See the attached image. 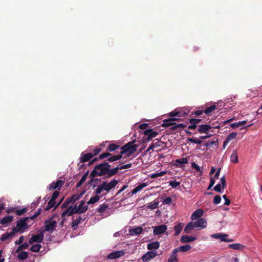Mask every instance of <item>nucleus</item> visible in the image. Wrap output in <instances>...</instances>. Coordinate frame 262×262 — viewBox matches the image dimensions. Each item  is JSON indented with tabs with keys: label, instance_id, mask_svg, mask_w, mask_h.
I'll list each match as a JSON object with an SVG mask.
<instances>
[{
	"label": "nucleus",
	"instance_id": "f257e3e1",
	"mask_svg": "<svg viewBox=\"0 0 262 262\" xmlns=\"http://www.w3.org/2000/svg\"><path fill=\"white\" fill-rule=\"evenodd\" d=\"M138 145L135 144V141L129 142L120 148L121 151L119 154L117 155H112L110 152H105L99 155L101 159H104L107 158V161L110 162H113L120 160L123 155L126 157L131 156L137 151V148Z\"/></svg>",
	"mask_w": 262,
	"mask_h": 262
},
{
	"label": "nucleus",
	"instance_id": "f03ea898",
	"mask_svg": "<svg viewBox=\"0 0 262 262\" xmlns=\"http://www.w3.org/2000/svg\"><path fill=\"white\" fill-rule=\"evenodd\" d=\"M110 163L107 159L102 163L96 165L91 171L92 177H103L105 178H110L116 175L118 172L117 168H111Z\"/></svg>",
	"mask_w": 262,
	"mask_h": 262
},
{
	"label": "nucleus",
	"instance_id": "7ed1b4c3",
	"mask_svg": "<svg viewBox=\"0 0 262 262\" xmlns=\"http://www.w3.org/2000/svg\"><path fill=\"white\" fill-rule=\"evenodd\" d=\"M85 202L82 200L80 202V204L77 207V205L74 206H70L67 208L62 213V217L66 216V215L71 216L75 213H83L86 212L88 207L87 206H84Z\"/></svg>",
	"mask_w": 262,
	"mask_h": 262
},
{
	"label": "nucleus",
	"instance_id": "20e7f679",
	"mask_svg": "<svg viewBox=\"0 0 262 262\" xmlns=\"http://www.w3.org/2000/svg\"><path fill=\"white\" fill-rule=\"evenodd\" d=\"M118 181L116 179H112L109 182L103 181L95 189L94 193L97 194H101L103 191L109 192L112 189L114 188L118 184Z\"/></svg>",
	"mask_w": 262,
	"mask_h": 262
},
{
	"label": "nucleus",
	"instance_id": "39448f33",
	"mask_svg": "<svg viewBox=\"0 0 262 262\" xmlns=\"http://www.w3.org/2000/svg\"><path fill=\"white\" fill-rule=\"evenodd\" d=\"M179 114V112L177 111V110H175L174 111L171 112L169 114V116L171 118L165 120L163 121V123L162 124V126L165 128L170 127V128L172 130H174L177 128L180 127V124H177L174 122L177 119L174 118L173 117L177 116Z\"/></svg>",
	"mask_w": 262,
	"mask_h": 262
},
{
	"label": "nucleus",
	"instance_id": "423d86ee",
	"mask_svg": "<svg viewBox=\"0 0 262 262\" xmlns=\"http://www.w3.org/2000/svg\"><path fill=\"white\" fill-rule=\"evenodd\" d=\"M143 139L146 142L150 141L154 138L156 137L158 132L154 131L152 129H147L144 132Z\"/></svg>",
	"mask_w": 262,
	"mask_h": 262
},
{
	"label": "nucleus",
	"instance_id": "0eeeda50",
	"mask_svg": "<svg viewBox=\"0 0 262 262\" xmlns=\"http://www.w3.org/2000/svg\"><path fill=\"white\" fill-rule=\"evenodd\" d=\"M28 221V218L24 217V219H21L17 222L16 228L21 233L24 232V230L28 228V225H27Z\"/></svg>",
	"mask_w": 262,
	"mask_h": 262
},
{
	"label": "nucleus",
	"instance_id": "6e6552de",
	"mask_svg": "<svg viewBox=\"0 0 262 262\" xmlns=\"http://www.w3.org/2000/svg\"><path fill=\"white\" fill-rule=\"evenodd\" d=\"M57 226V222L52 219L48 220L45 222V230L52 233Z\"/></svg>",
	"mask_w": 262,
	"mask_h": 262
},
{
	"label": "nucleus",
	"instance_id": "1a4fd4ad",
	"mask_svg": "<svg viewBox=\"0 0 262 262\" xmlns=\"http://www.w3.org/2000/svg\"><path fill=\"white\" fill-rule=\"evenodd\" d=\"M44 238L43 232H40V233L32 235L29 239V243L30 244H33L34 243H41Z\"/></svg>",
	"mask_w": 262,
	"mask_h": 262
},
{
	"label": "nucleus",
	"instance_id": "9d476101",
	"mask_svg": "<svg viewBox=\"0 0 262 262\" xmlns=\"http://www.w3.org/2000/svg\"><path fill=\"white\" fill-rule=\"evenodd\" d=\"M228 235L226 234L222 233H218L211 235V237L215 239H219L221 242H233L232 239H228Z\"/></svg>",
	"mask_w": 262,
	"mask_h": 262
},
{
	"label": "nucleus",
	"instance_id": "9b49d317",
	"mask_svg": "<svg viewBox=\"0 0 262 262\" xmlns=\"http://www.w3.org/2000/svg\"><path fill=\"white\" fill-rule=\"evenodd\" d=\"M193 223L194 227L198 228L199 230L205 228L207 225V222L204 218H200L194 222Z\"/></svg>",
	"mask_w": 262,
	"mask_h": 262
},
{
	"label": "nucleus",
	"instance_id": "f8f14e48",
	"mask_svg": "<svg viewBox=\"0 0 262 262\" xmlns=\"http://www.w3.org/2000/svg\"><path fill=\"white\" fill-rule=\"evenodd\" d=\"M125 251L124 250L116 251L111 252L107 256V258L110 259H115L118 258L125 255Z\"/></svg>",
	"mask_w": 262,
	"mask_h": 262
},
{
	"label": "nucleus",
	"instance_id": "ddd939ff",
	"mask_svg": "<svg viewBox=\"0 0 262 262\" xmlns=\"http://www.w3.org/2000/svg\"><path fill=\"white\" fill-rule=\"evenodd\" d=\"M79 199V196L77 195H73L72 196L66 199L64 203L61 205V208H68L69 205L72 202H75Z\"/></svg>",
	"mask_w": 262,
	"mask_h": 262
},
{
	"label": "nucleus",
	"instance_id": "4468645a",
	"mask_svg": "<svg viewBox=\"0 0 262 262\" xmlns=\"http://www.w3.org/2000/svg\"><path fill=\"white\" fill-rule=\"evenodd\" d=\"M152 228H154L153 234L154 235L161 234L164 233L167 229V226L165 225H161L155 227L153 226Z\"/></svg>",
	"mask_w": 262,
	"mask_h": 262
},
{
	"label": "nucleus",
	"instance_id": "2eb2a0df",
	"mask_svg": "<svg viewBox=\"0 0 262 262\" xmlns=\"http://www.w3.org/2000/svg\"><path fill=\"white\" fill-rule=\"evenodd\" d=\"M157 255V252L155 251H150L147 252L142 257V259L143 261H148L151 259H153Z\"/></svg>",
	"mask_w": 262,
	"mask_h": 262
},
{
	"label": "nucleus",
	"instance_id": "dca6fc26",
	"mask_svg": "<svg viewBox=\"0 0 262 262\" xmlns=\"http://www.w3.org/2000/svg\"><path fill=\"white\" fill-rule=\"evenodd\" d=\"M64 182L62 180H58L56 182H52L48 187L49 190L57 189L60 190L61 187L64 184Z\"/></svg>",
	"mask_w": 262,
	"mask_h": 262
},
{
	"label": "nucleus",
	"instance_id": "f3484780",
	"mask_svg": "<svg viewBox=\"0 0 262 262\" xmlns=\"http://www.w3.org/2000/svg\"><path fill=\"white\" fill-rule=\"evenodd\" d=\"M221 184H218L214 187V190L219 192L222 191V189H224L226 186V181L225 176H223L220 179Z\"/></svg>",
	"mask_w": 262,
	"mask_h": 262
},
{
	"label": "nucleus",
	"instance_id": "a211bd4d",
	"mask_svg": "<svg viewBox=\"0 0 262 262\" xmlns=\"http://www.w3.org/2000/svg\"><path fill=\"white\" fill-rule=\"evenodd\" d=\"M213 127L208 124H203L198 126V132L200 133H204L208 134L210 129H212Z\"/></svg>",
	"mask_w": 262,
	"mask_h": 262
},
{
	"label": "nucleus",
	"instance_id": "6ab92c4d",
	"mask_svg": "<svg viewBox=\"0 0 262 262\" xmlns=\"http://www.w3.org/2000/svg\"><path fill=\"white\" fill-rule=\"evenodd\" d=\"M93 157V155H92L91 152L85 153L84 152H82L81 154V156L80 157V162L81 163H85L86 162H88Z\"/></svg>",
	"mask_w": 262,
	"mask_h": 262
},
{
	"label": "nucleus",
	"instance_id": "aec40b11",
	"mask_svg": "<svg viewBox=\"0 0 262 262\" xmlns=\"http://www.w3.org/2000/svg\"><path fill=\"white\" fill-rule=\"evenodd\" d=\"M164 143L159 140H155L154 142L151 143L147 148L146 151H149L151 150H154L155 147H163Z\"/></svg>",
	"mask_w": 262,
	"mask_h": 262
},
{
	"label": "nucleus",
	"instance_id": "412c9836",
	"mask_svg": "<svg viewBox=\"0 0 262 262\" xmlns=\"http://www.w3.org/2000/svg\"><path fill=\"white\" fill-rule=\"evenodd\" d=\"M179 251H180V247L174 249L170 257L168 259V262H178L177 253Z\"/></svg>",
	"mask_w": 262,
	"mask_h": 262
},
{
	"label": "nucleus",
	"instance_id": "4be33fe9",
	"mask_svg": "<svg viewBox=\"0 0 262 262\" xmlns=\"http://www.w3.org/2000/svg\"><path fill=\"white\" fill-rule=\"evenodd\" d=\"M204 211L201 209L196 210L191 215V219L192 220H196L201 218L203 215Z\"/></svg>",
	"mask_w": 262,
	"mask_h": 262
},
{
	"label": "nucleus",
	"instance_id": "5701e85b",
	"mask_svg": "<svg viewBox=\"0 0 262 262\" xmlns=\"http://www.w3.org/2000/svg\"><path fill=\"white\" fill-rule=\"evenodd\" d=\"M72 222L71 223V227L73 228H75L78 226V225L79 224L81 220V217L80 215H76L73 216L72 217Z\"/></svg>",
	"mask_w": 262,
	"mask_h": 262
},
{
	"label": "nucleus",
	"instance_id": "b1692460",
	"mask_svg": "<svg viewBox=\"0 0 262 262\" xmlns=\"http://www.w3.org/2000/svg\"><path fill=\"white\" fill-rule=\"evenodd\" d=\"M143 231V228L141 227H137L130 229L129 230L130 235H138L141 234Z\"/></svg>",
	"mask_w": 262,
	"mask_h": 262
},
{
	"label": "nucleus",
	"instance_id": "393cba45",
	"mask_svg": "<svg viewBox=\"0 0 262 262\" xmlns=\"http://www.w3.org/2000/svg\"><path fill=\"white\" fill-rule=\"evenodd\" d=\"M229 247L234 249L238 250L240 251H243L245 248V246L242 245L239 243L232 244L229 245Z\"/></svg>",
	"mask_w": 262,
	"mask_h": 262
},
{
	"label": "nucleus",
	"instance_id": "a878e982",
	"mask_svg": "<svg viewBox=\"0 0 262 262\" xmlns=\"http://www.w3.org/2000/svg\"><path fill=\"white\" fill-rule=\"evenodd\" d=\"M196 239V237L189 235H183L181 236V243L191 242L195 241Z\"/></svg>",
	"mask_w": 262,
	"mask_h": 262
},
{
	"label": "nucleus",
	"instance_id": "bb28decb",
	"mask_svg": "<svg viewBox=\"0 0 262 262\" xmlns=\"http://www.w3.org/2000/svg\"><path fill=\"white\" fill-rule=\"evenodd\" d=\"M160 247V243L158 242L150 243L147 244V248L148 250H157Z\"/></svg>",
	"mask_w": 262,
	"mask_h": 262
},
{
	"label": "nucleus",
	"instance_id": "cd10ccee",
	"mask_svg": "<svg viewBox=\"0 0 262 262\" xmlns=\"http://www.w3.org/2000/svg\"><path fill=\"white\" fill-rule=\"evenodd\" d=\"M120 148V146L117 144L115 143H111L106 148V151L107 152H113L115 151L116 150L119 149Z\"/></svg>",
	"mask_w": 262,
	"mask_h": 262
},
{
	"label": "nucleus",
	"instance_id": "c85d7f7f",
	"mask_svg": "<svg viewBox=\"0 0 262 262\" xmlns=\"http://www.w3.org/2000/svg\"><path fill=\"white\" fill-rule=\"evenodd\" d=\"M13 219V216L11 215H8L2 219L0 221V223L2 225L7 224L12 222Z\"/></svg>",
	"mask_w": 262,
	"mask_h": 262
},
{
	"label": "nucleus",
	"instance_id": "c756f323",
	"mask_svg": "<svg viewBox=\"0 0 262 262\" xmlns=\"http://www.w3.org/2000/svg\"><path fill=\"white\" fill-rule=\"evenodd\" d=\"M147 186L145 183H140L139 185L136 187L131 192L132 194L137 193L138 191L141 190L143 188Z\"/></svg>",
	"mask_w": 262,
	"mask_h": 262
},
{
	"label": "nucleus",
	"instance_id": "7c9ffc66",
	"mask_svg": "<svg viewBox=\"0 0 262 262\" xmlns=\"http://www.w3.org/2000/svg\"><path fill=\"white\" fill-rule=\"evenodd\" d=\"M201 121L199 119H191L190 120V125L188 126L189 129H194L196 127L197 124Z\"/></svg>",
	"mask_w": 262,
	"mask_h": 262
},
{
	"label": "nucleus",
	"instance_id": "2f4dec72",
	"mask_svg": "<svg viewBox=\"0 0 262 262\" xmlns=\"http://www.w3.org/2000/svg\"><path fill=\"white\" fill-rule=\"evenodd\" d=\"M194 223L192 222L189 223L184 228V232L186 233H189L190 231L194 228Z\"/></svg>",
	"mask_w": 262,
	"mask_h": 262
},
{
	"label": "nucleus",
	"instance_id": "473e14b6",
	"mask_svg": "<svg viewBox=\"0 0 262 262\" xmlns=\"http://www.w3.org/2000/svg\"><path fill=\"white\" fill-rule=\"evenodd\" d=\"M100 196L98 195V194H96V195L94 196H92L90 198V200L87 202L88 204H94L97 202L100 199Z\"/></svg>",
	"mask_w": 262,
	"mask_h": 262
},
{
	"label": "nucleus",
	"instance_id": "72a5a7b5",
	"mask_svg": "<svg viewBox=\"0 0 262 262\" xmlns=\"http://www.w3.org/2000/svg\"><path fill=\"white\" fill-rule=\"evenodd\" d=\"M28 253L25 251L19 252L17 256V258L20 260H25L28 258Z\"/></svg>",
	"mask_w": 262,
	"mask_h": 262
},
{
	"label": "nucleus",
	"instance_id": "f704fd0d",
	"mask_svg": "<svg viewBox=\"0 0 262 262\" xmlns=\"http://www.w3.org/2000/svg\"><path fill=\"white\" fill-rule=\"evenodd\" d=\"M108 206L107 204L103 203L102 205H100V206L98 208L97 211L99 213H102L106 211V210L108 208Z\"/></svg>",
	"mask_w": 262,
	"mask_h": 262
},
{
	"label": "nucleus",
	"instance_id": "c9c22d12",
	"mask_svg": "<svg viewBox=\"0 0 262 262\" xmlns=\"http://www.w3.org/2000/svg\"><path fill=\"white\" fill-rule=\"evenodd\" d=\"M159 203L158 201H155L154 202L149 203V204H148L147 207L148 209L154 210L158 208Z\"/></svg>",
	"mask_w": 262,
	"mask_h": 262
},
{
	"label": "nucleus",
	"instance_id": "e433bc0d",
	"mask_svg": "<svg viewBox=\"0 0 262 262\" xmlns=\"http://www.w3.org/2000/svg\"><path fill=\"white\" fill-rule=\"evenodd\" d=\"M230 160L234 163L238 162V159L237 155V152L235 150H233L230 157Z\"/></svg>",
	"mask_w": 262,
	"mask_h": 262
},
{
	"label": "nucleus",
	"instance_id": "4c0bfd02",
	"mask_svg": "<svg viewBox=\"0 0 262 262\" xmlns=\"http://www.w3.org/2000/svg\"><path fill=\"white\" fill-rule=\"evenodd\" d=\"M247 121H238V122L231 124V127L233 128L238 127L242 125L246 124Z\"/></svg>",
	"mask_w": 262,
	"mask_h": 262
},
{
	"label": "nucleus",
	"instance_id": "58836bf2",
	"mask_svg": "<svg viewBox=\"0 0 262 262\" xmlns=\"http://www.w3.org/2000/svg\"><path fill=\"white\" fill-rule=\"evenodd\" d=\"M236 136H237L236 133L232 132V133L229 134L226 139V142H229L230 141L234 139L236 137Z\"/></svg>",
	"mask_w": 262,
	"mask_h": 262
},
{
	"label": "nucleus",
	"instance_id": "ea45409f",
	"mask_svg": "<svg viewBox=\"0 0 262 262\" xmlns=\"http://www.w3.org/2000/svg\"><path fill=\"white\" fill-rule=\"evenodd\" d=\"M41 248V245H40V244H36V245H33L30 248V250L32 252H37L39 251V250H40Z\"/></svg>",
	"mask_w": 262,
	"mask_h": 262
},
{
	"label": "nucleus",
	"instance_id": "a19ab883",
	"mask_svg": "<svg viewBox=\"0 0 262 262\" xmlns=\"http://www.w3.org/2000/svg\"><path fill=\"white\" fill-rule=\"evenodd\" d=\"M55 204H56L55 200H53L52 199H51L48 203V205L47 206L46 210H50V209H51L52 207H53L55 205Z\"/></svg>",
	"mask_w": 262,
	"mask_h": 262
},
{
	"label": "nucleus",
	"instance_id": "79ce46f5",
	"mask_svg": "<svg viewBox=\"0 0 262 262\" xmlns=\"http://www.w3.org/2000/svg\"><path fill=\"white\" fill-rule=\"evenodd\" d=\"M29 247V244L27 243L21 244L16 249V252H18L23 250L27 249Z\"/></svg>",
	"mask_w": 262,
	"mask_h": 262
},
{
	"label": "nucleus",
	"instance_id": "37998d69",
	"mask_svg": "<svg viewBox=\"0 0 262 262\" xmlns=\"http://www.w3.org/2000/svg\"><path fill=\"white\" fill-rule=\"evenodd\" d=\"M28 211V209L27 208H24L21 209H16V214L17 215H21L27 212Z\"/></svg>",
	"mask_w": 262,
	"mask_h": 262
},
{
	"label": "nucleus",
	"instance_id": "c03bdc74",
	"mask_svg": "<svg viewBox=\"0 0 262 262\" xmlns=\"http://www.w3.org/2000/svg\"><path fill=\"white\" fill-rule=\"evenodd\" d=\"M216 108V106L215 105H212V106H210L208 107H207L205 110V111L204 112L205 114H208L210 113H211L212 111H213L214 110H215Z\"/></svg>",
	"mask_w": 262,
	"mask_h": 262
},
{
	"label": "nucleus",
	"instance_id": "a18cd8bd",
	"mask_svg": "<svg viewBox=\"0 0 262 262\" xmlns=\"http://www.w3.org/2000/svg\"><path fill=\"white\" fill-rule=\"evenodd\" d=\"M41 209L39 208V209H38V211L33 215H31L30 216L27 217L28 218V220H33L41 213Z\"/></svg>",
	"mask_w": 262,
	"mask_h": 262
},
{
	"label": "nucleus",
	"instance_id": "49530a36",
	"mask_svg": "<svg viewBox=\"0 0 262 262\" xmlns=\"http://www.w3.org/2000/svg\"><path fill=\"white\" fill-rule=\"evenodd\" d=\"M98 176L92 177L91 176V172L90 174V180L89 181L88 184L92 185L93 184V183H95L96 181L100 180L99 179L96 178Z\"/></svg>",
	"mask_w": 262,
	"mask_h": 262
},
{
	"label": "nucleus",
	"instance_id": "de8ad7c7",
	"mask_svg": "<svg viewBox=\"0 0 262 262\" xmlns=\"http://www.w3.org/2000/svg\"><path fill=\"white\" fill-rule=\"evenodd\" d=\"M191 249V246L187 244L185 245H181V252H186L189 251Z\"/></svg>",
	"mask_w": 262,
	"mask_h": 262
},
{
	"label": "nucleus",
	"instance_id": "09e8293b",
	"mask_svg": "<svg viewBox=\"0 0 262 262\" xmlns=\"http://www.w3.org/2000/svg\"><path fill=\"white\" fill-rule=\"evenodd\" d=\"M218 143L217 140L216 139H213L211 141H208L206 143V145L207 146L212 145H216Z\"/></svg>",
	"mask_w": 262,
	"mask_h": 262
},
{
	"label": "nucleus",
	"instance_id": "8fccbe9b",
	"mask_svg": "<svg viewBox=\"0 0 262 262\" xmlns=\"http://www.w3.org/2000/svg\"><path fill=\"white\" fill-rule=\"evenodd\" d=\"M174 229L176 231L174 235L177 236L180 233V223H178V224L174 226Z\"/></svg>",
	"mask_w": 262,
	"mask_h": 262
},
{
	"label": "nucleus",
	"instance_id": "3c124183",
	"mask_svg": "<svg viewBox=\"0 0 262 262\" xmlns=\"http://www.w3.org/2000/svg\"><path fill=\"white\" fill-rule=\"evenodd\" d=\"M188 140L193 143L200 144L202 143V140L199 139L189 138Z\"/></svg>",
	"mask_w": 262,
	"mask_h": 262
},
{
	"label": "nucleus",
	"instance_id": "603ef678",
	"mask_svg": "<svg viewBox=\"0 0 262 262\" xmlns=\"http://www.w3.org/2000/svg\"><path fill=\"white\" fill-rule=\"evenodd\" d=\"M166 173L165 171H161L156 173H154L151 176V178H155L164 176Z\"/></svg>",
	"mask_w": 262,
	"mask_h": 262
},
{
	"label": "nucleus",
	"instance_id": "864d4df0",
	"mask_svg": "<svg viewBox=\"0 0 262 262\" xmlns=\"http://www.w3.org/2000/svg\"><path fill=\"white\" fill-rule=\"evenodd\" d=\"M131 166H132V164L129 163V164H125V165H122V166H121L120 167H116L115 168H118V171L119 170H122V169H123L129 168Z\"/></svg>",
	"mask_w": 262,
	"mask_h": 262
},
{
	"label": "nucleus",
	"instance_id": "5fc2aeb1",
	"mask_svg": "<svg viewBox=\"0 0 262 262\" xmlns=\"http://www.w3.org/2000/svg\"><path fill=\"white\" fill-rule=\"evenodd\" d=\"M221 201V197L220 195H216L213 199V203L214 204H219Z\"/></svg>",
	"mask_w": 262,
	"mask_h": 262
},
{
	"label": "nucleus",
	"instance_id": "6e6d98bb",
	"mask_svg": "<svg viewBox=\"0 0 262 262\" xmlns=\"http://www.w3.org/2000/svg\"><path fill=\"white\" fill-rule=\"evenodd\" d=\"M10 238L9 234H8V232H6L3 234L1 237L0 239L2 241L4 242Z\"/></svg>",
	"mask_w": 262,
	"mask_h": 262
},
{
	"label": "nucleus",
	"instance_id": "4d7b16f0",
	"mask_svg": "<svg viewBox=\"0 0 262 262\" xmlns=\"http://www.w3.org/2000/svg\"><path fill=\"white\" fill-rule=\"evenodd\" d=\"M180 185V182L176 181H171L169 182V185L172 188H176Z\"/></svg>",
	"mask_w": 262,
	"mask_h": 262
},
{
	"label": "nucleus",
	"instance_id": "13d9d810",
	"mask_svg": "<svg viewBox=\"0 0 262 262\" xmlns=\"http://www.w3.org/2000/svg\"><path fill=\"white\" fill-rule=\"evenodd\" d=\"M163 202L164 204L169 205L172 202V199L170 196L167 197L163 200Z\"/></svg>",
	"mask_w": 262,
	"mask_h": 262
},
{
	"label": "nucleus",
	"instance_id": "bf43d9fd",
	"mask_svg": "<svg viewBox=\"0 0 262 262\" xmlns=\"http://www.w3.org/2000/svg\"><path fill=\"white\" fill-rule=\"evenodd\" d=\"M101 149L100 148L96 147L92 153V155H93V157L94 156L97 155L100 151Z\"/></svg>",
	"mask_w": 262,
	"mask_h": 262
},
{
	"label": "nucleus",
	"instance_id": "052dcab7",
	"mask_svg": "<svg viewBox=\"0 0 262 262\" xmlns=\"http://www.w3.org/2000/svg\"><path fill=\"white\" fill-rule=\"evenodd\" d=\"M24 239V236H20V237L19 238V239L15 241V245H21L23 243Z\"/></svg>",
	"mask_w": 262,
	"mask_h": 262
},
{
	"label": "nucleus",
	"instance_id": "680f3d73",
	"mask_svg": "<svg viewBox=\"0 0 262 262\" xmlns=\"http://www.w3.org/2000/svg\"><path fill=\"white\" fill-rule=\"evenodd\" d=\"M17 232H19V231L16 228H13L12 229V232H11L10 233H8V234H9V236L10 237H11L15 235V234Z\"/></svg>",
	"mask_w": 262,
	"mask_h": 262
},
{
	"label": "nucleus",
	"instance_id": "e2e57ef3",
	"mask_svg": "<svg viewBox=\"0 0 262 262\" xmlns=\"http://www.w3.org/2000/svg\"><path fill=\"white\" fill-rule=\"evenodd\" d=\"M59 194V193L58 191H57V190L55 191L52 194L51 199L55 200L57 199V198Z\"/></svg>",
	"mask_w": 262,
	"mask_h": 262
},
{
	"label": "nucleus",
	"instance_id": "0e129e2a",
	"mask_svg": "<svg viewBox=\"0 0 262 262\" xmlns=\"http://www.w3.org/2000/svg\"><path fill=\"white\" fill-rule=\"evenodd\" d=\"M16 207L8 208L6 210V212L7 213H10L11 212H16Z\"/></svg>",
	"mask_w": 262,
	"mask_h": 262
},
{
	"label": "nucleus",
	"instance_id": "69168bd1",
	"mask_svg": "<svg viewBox=\"0 0 262 262\" xmlns=\"http://www.w3.org/2000/svg\"><path fill=\"white\" fill-rule=\"evenodd\" d=\"M223 198L225 200V203L224 204L225 205H229L230 204V200L227 198L226 195H224L223 196Z\"/></svg>",
	"mask_w": 262,
	"mask_h": 262
},
{
	"label": "nucleus",
	"instance_id": "338daca9",
	"mask_svg": "<svg viewBox=\"0 0 262 262\" xmlns=\"http://www.w3.org/2000/svg\"><path fill=\"white\" fill-rule=\"evenodd\" d=\"M98 160H101V159H100L99 157L98 158H95L93 159L92 160L90 161L88 163V165L89 166H90V165L93 164L95 162L98 161Z\"/></svg>",
	"mask_w": 262,
	"mask_h": 262
},
{
	"label": "nucleus",
	"instance_id": "774afa93",
	"mask_svg": "<svg viewBox=\"0 0 262 262\" xmlns=\"http://www.w3.org/2000/svg\"><path fill=\"white\" fill-rule=\"evenodd\" d=\"M148 126L147 123H143L139 125V128L141 129H145Z\"/></svg>",
	"mask_w": 262,
	"mask_h": 262
}]
</instances>
